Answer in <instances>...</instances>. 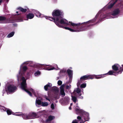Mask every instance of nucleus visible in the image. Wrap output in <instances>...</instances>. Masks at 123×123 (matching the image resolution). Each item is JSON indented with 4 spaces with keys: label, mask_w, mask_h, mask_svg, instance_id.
<instances>
[{
    "label": "nucleus",
    "mask_w": 123,
    "mask_h": 123,
    "mask_svg": "<svg viewBox=\"0 0 123 123\" xmlns=\"http://www.w3.org/2000/svg\"><path fill=\"white\" fill-rule=\"evenodd\" d=\"M44 98L47 100H48L49 101H50V100L48 98V97L46 96H44Z\"/></svg>",
    "instance_id": "nucleus-40"
},
{
    "label": "nucleus",
    "mask_w": 123,
    "mask_h": 123,
    "mask_svg": "<svg viewBox=\"0 0 123 123\" xmlns=\"http://www.w3.org/2000/svg\"><path fill=\"white\" fill-rule=\"evenodd\" d=\"M94 76H96L95 74L87 75V76H88V79H93L94 78Z\"/></svg>",
    "instance_id": "nucleus-25"
},
{
    "label": "nucleus",
    "mask_w": 123,
    "mask_h": 123,
    "mask_svg": "<svg viewBox=\"0 0 123 123\" xmlns=\"http://www.w3.org/2000/svg\"><path fill=\"white\" fill-rule=\"evenodd\" d=\"M123 68H121L119 65L118 64H115L112 66V68L113 70H110L107 73L103 75L108 74L109 75H113L117 76L118 74H121L123 71V64L122 65Z\"/></svg>",
    "instance_id": "nucleus-4"
},
{
    "label": "nucleus",
    "mask_w": 123,
    "mask_h": 123,
    "mask_svg": "<svg viewBox=\"0 0 123 123\" xmlns=\"http://www.w3.org/2000/svg\"><path fill=\"white\" fill-rule=\"evenodd\" d=\"M60 95L62 97H63L65 96V93L64 90L60 89Z\"/></svg>",
    "instance_id": "nucleus-21"
},
{
    "label": "nucleus",
    "mask_w": 123,
    "mask_h": 123,
    "mask_svg": "<svg viewBox=\"0 0 123 123\" xmlns=\"http://www.w3.org/2000/svg\"><path fill=\"white\" fill-rule=\"evenodd\" d=\"M83 113H82V115L80 116H78L77 117V118L78 120L80 121V123H84L86 121H88L89 119V114L88 113V118L87 119L86 116V115H84Z\"/></svg>",
    "instance_id": "nucleus-7"
},
{
    "label": "nucleus",
    "mask_w": 123,
    "mask_h": 123,
    "mask_svg": "<svg viewBox=\"0 0 123 123\" xmlns=\"http://www.w3.org/2000/svg\"><path fill=\"white\" fill-rule=\"evenodd\" d=\"M76 92L78 94L79 96H81V90L80 89L77 88L76 90Z\"/></svg>",
    "instance_id": "nucleus-27"
},
{
    "label": "nucleus",
    "mask_w": 123,
    "mask_h": 123,
    "mask_svg": "<svg viewBox=\"0 0 123 123\" xmlns=\"http://www.w3.org/2000/svg\"><path fill=\"white\" fill-rule=\"evenodd\" d=\"M86 83H83L80 85V87L81 88H84L86 86Z\"/></svg>",
    "instance_id": "nucleus-33"
},
{
    "label": "nucleus",
    "mask_w": 123,
    "mask_h": 123,
    "mask_svg": "<svg viewBox=\"0 0 123 123\" xmlns=\"http://www.w3.org/2000/svg\"><path fill=\"white\" fill-rule=\"evenodd\" d=\"M16 87L12 84L9 85L5 87V90L7 94L15 92L16 89Z\"/></svg>",
    "instance_id": "nucleus-5"
},
{
    "label": "nucleus",
    "mask_w": 123,
    "mask_h": 123,
    "mask_svg": "<svg viewBox=\"0 0 123 123\" xmlns=\"http://www.w3.org/2000/svg\"><path fill=\"white\" fill-rule=\"evenodd\" d=\"M0 109L2 112L6 111L8 115H10L12 114V111L9 109L5 108L3 106H0Z\"/></svg>",
    "instance_id": "nucleus-10"
},
{
    "label": "nucleus",
    "mask_w": 123,
    "mask_h": 123,
    "mask_svg": "<svg viewBox=\"0 0 123 123\" xmlns=\"http://www.w3.org/2000/svg\"><path fill=\"white\" fill-rule=\"evenodd\" d=\"M34 15L33 13H29L27 14L26 15L27 19L26 20H28L29 19H32L34 17Z\"/></svg>",
    "instance_id": "nucleus-14"
},
{
    "label": "nucleus",
    "mask_w": 123,
    "mask_h": 123,
    "mask_svg": "<svg viewBox=\"0 0 123 123\" xmlns=\"http://www.w3.org/2000/svg\"><path fill=\"white\" fill-rule=\"evenodd\" d=\"M41 104V105L43 106H47L49 105L48 103L46 102H41V101L37 98L36 101V105L38 107V105Z\"/></svg>",
    "instance_id": "nucleus-8"
},
{
    "label": "nucleus",
    "mask_w": 123,
    "mask_h": 123,
    "mask_svg": "<svg viewBox=\"0 0 123 123\" xmlns=\"http://www.w3.org/2000/svg\"><path fill=\"white\" fill-rule=\"evenodd\" d=\"M70 68V69H72V68L71 67Z\"/></svg>",
    "instance_id": "nucleus-47"
},
{
    "label": "nucleus",
    "mask_w": 123,
    "mask_h": 123,
    "mask_svg": "<svg viewBox=\"0 0 123 123\" xmlns=\"http://www.w3.org/2000/svg\"><path fill=\"white\" fill-rule=\"evenodd\" d=\"M28 64H33V66L34 67L37 68H42L45 70H51L54 69L58 70L59 68L57 67V65L55 64V66H56L57 68H55L53 67L50 68L47 67V66H49L48 65L40 64L38 63H35L31 61H27L22 63L20 67V70L18 74L17 75V77L18 82L21 83V88L23 90L26 92L31 96H32L31 93L27 89V84L26 83V80L25 79L24 76L26 77L25 76V73L28 69V68L26 65Z\"/></svg>",
    "instance_id": "nucleus-2"
},
{
    "label": "nucleus",
    "mask_w": 123,
    "mask_h": 123,
    "mask_svg": "<svg viewBox=\"0 0 123 123\" xmlns=\"http://www.w3.org/2000/svg\"><path fill=\"white\" fill-rule=\"evenodd\" d=\"M114 0H111V1L109 2L103 9L101 10V13L102 12V11L104 9L107 8L108 9H110L111 8L115 3L118 0H116L114 2Z\"/></svg>",
    "instance_id": "nucleus-9"
},
{
    "label": "nucleus",
    "mask_w": 123,
    "mask_h": 123,
    "mask_svg": "<svg viewBox=\"0 0 123 123\" xmlns=\"http://www.w3.org/2000/svg\"><path fill=\"white\" fill-rule=\"evenodd\" d=\"M41 74V72L39 71H36L34 74V76L36 77H38Z\"/></svg>",
    "instance_id": "nucleus-23"
},
{
    "label": "nucleus",
    "mask_w": 123,
    "mask_h": 123,
    "mask_svg": "<svg viewBox=\"0 0 123 123\" xmlns=\"http://www.w3.org/2000/svg\"><path fill=\"white\" fill-rule=\"evenodd\" d=\"M71 86L70 84L69 85H67L66 86V89H70L71 88Z\"/></svg>",
    "instance_id": "nucleus-36"
},
{
    "label": "nucleus",
    "mask_w": 123,
    "mask_h": 123,
    "mask_svg": "<svg viewBox=\"0 0 123 123\" xmlns=\"http://www.w3.org/2000/svg\"><path fill=\"white\" fill-rule=\"evenodd\" d=\"M62 81L60 80H59L57 82V84L59 86H60L62 84Z\"/></svg>",
    "instance_id": "nucleus-37"
},
{
    "label": "nucleus",
    "mask_w": 123,
    "mask_h": 123,
    "mask_svg": "<svg viewBox=\"0 0 123 123\" xmlns=\"http://www.w3.org/2000/svg\"><path fill=\"white\" fill-rule=\"evenodd\" d=\"M14 32H12L10 33L7 36V38H10L12 37L14 35Z\"/></svg>",
    "instance_id": "nucleus-26"
},
{
    "label": "nucleus",
    "mask_w": 123,
    "mask_h": 123,
    "mask_svg": "<svg viewBox=\"0 0 123 123\" xmlns=\"http://www.w3.org/2000/svg\"><path fill=\"white\" fill-rule=\"evenodd\" d=\"M17 9L23 12H25L27 10L26 9L23 8L21 7H19L17 8Z\"/></svg>",
    "instance_id": "nucleus-20"
},
{
    "label": "nucleus",
    "mask_w": 123,
    "mask_h": 123,
    "mask_svg": "<svg viewBox=\"0 0 123 123\" xmlns=\"http://www.w3.org/2000/svg\"><path fill=\"white\" fill-rule=\"evenodd\" d=\"M54 118L55 117L54 116L50 115L48 119L45 122L43 121H43L42 122L43 123H50V121L53 120Z\"/></svg>",
    "instance_id": "nucleus-13"
},
{
    "label": "nucleus",
    "mask_w": 123,
    "mask_h": 123,
    "mask_svg": "<svg viewBox=\"0 0 123 123\" xmlns=\"http://www.w3.org/2000/svg\"><path fill=\"white\" fill-rule=\"evenodd\" d=\"M76 111V113L78 114H80L82 115V113H83L84 115H85L86 116L87 118H88V113L84 111L83 110L80 109L78 106L77 105L75 109Z\"/></svg>",
    "instance_id": "nucleus-6"
},
{
    "label": "nucleus",
    "mask_w": 123,
    "mask_h": 123,
    "mask_svg": "<svg viewBox=\"0 0 123 123\" xmlns=\"http://www.w3.org/2000/svg\"><path fill=\"white\" fill-rule=\"evenodd\" d=\"M0 21L1 22L0 23H9L8 20L3 16H0Z\"/></svg>",
    "instance_id": "nucleus-12"
},
{
    "label": "nucleus",
    "mask_w": 123,
    "mask_h": 123,
    "mask_svg": "<svg viewBox=\"0 0 123 123\" xmlns=\"http://www.w3.org/2000/svg\"><path fill=\"white\" fill-rule=\"evenodd\" d=\"M88 79V76L87 75H84L81 77L80 78V80H83Z\"/></svg>",
    "instance_id": "nucleus-24"
},
{
    "label": "nucleus",
    "mask_w": 123,
    "mask_h": 123,
    "mask_svg": "<svg viewBox=\"0 0 123 123\" xmlns=\"http://www.w3.org/2000/svg\"><path fill=\"white\" fill-rule=\"evenodd\" d=\"M30 91L35 96L37 97V96L34 90L32 89L31 88L30 89Z\"/></svg>",
    "instance_id": "nucleus-30"
},
{
    "label": "nucleus",
    "mask_w": 123,
    "mask_h": 123,
    "mask_svg": "<svg viewBox=\"0 0 123 123\" xmlns=\"http://www.w3.org/2000/svg\"><path fill=\"white\" fill-rule=\"evenodd\" d=\"M67 72L69 76L70 79H71L73 74V71L70 69H68L67 70Z\"/></svg>",
    "instance_id": "nucleus-19"
},
{
    "label": "nucleus",
    "mask_w": 123,
    "mask_h": 123,
    "mask_svg": "<svg viewBox=\"0 0 123 123\" xmlns=\"http://www.w3.org/2000/svg\"><path fill=\"white\" fill-rule=\"evenodd\" d=\"M72 99L74 103H75L77 101V98L75 97L72 95L71 96Z\"/></svg>",
    "instance_id": "nucleus-29"
},
{
    "label": "nucleus",
    "mask_w": 123,
    "mask_h": 123,
    "mask_svg": "<svg viewBox=\"0 0 123 123\" xmlns=\"http://www.w3.org/2000/svg\"><path fill=\"white\" fill-rule=\"evenodd\" d=\"M24 17L23 16L21 15L18 18L17 21L18 22H20L23 21V18Z\"/></svg>",
    "instance_id": "nucleus-22"
},
{
    "label": "nucleus",
    "mask_w": 123,
    "mask_h": 123,
    "mask_svg": "<svg viewBox=\"0 0 123 123\" xmlns=\"http://www.w3.org/2000/svg\"><path fill=\"white\" fill-rule=\"evenodd\" d=\"M35 11L36 12H34V13L35 14L37 17L41 18L44 17L45 18V17H46V16H44L43 15L41 14L38 11Z\"/></svg>",
    "instance_id": "nucleus-16"
},
{
    "label": "nucleus",
    "mask_w": 123,
    "mask_h": 123,
    "mask_svg": "<svg viewBox=\"0 0 123 123\" xmlns=\"http://www.w3.org/2000/svg\"><path fill=\"white\" fill-rule=\"evenodd\" d=\"M52 89L55 92V98L57 99L59 98V88L56 87H53Z\"/></svg>",
    "instance_id": "nucleus-11"
},
{
    "label": "nucleus",
    "mask_w": 123,
    "mask_h": 123,
    "mask_svg": "<svg viewBox=\"0 0 123 123\" xmlns=\"http://www.w3.org/2000/svg\"><path fill=\"white\" fill-rule=\"evenodd\" d=\"M51 107L52 110H53L54 109V104L53 103H52L51 105Z\"/></svg>",
    "instance_id": "nucleus-39"
},
{
    "label": "nucleus",
    "mask_w": 123,
    "mask_h": 123,
    "mask_svg": "<svg viewBox=\"0 0 123 123\" xmlns=\"http://www.w3.org/2000/svg\"><path fill=\"white\" fill-rule=\"evenodd\" d=\"M9 0H0V4L3 0H5L7 2H8Z\"/></svg>",
    "instance_id": "nucleus-42"
},
{
    "label": "nucleus",
    "mask_w": 123,
    "mask_h": 123,
    "mask_svg": "<svg viewBox=\"0 0 123 123\" xmlns=\"http://www.w3.org/2000/svg\"><path fill=\"white\" fill-rule=\"evenodd\" d=\"M72 104H73L72 103H71L70 104V105L71 106L72 105Z\"/></svg>",
    "instance_id": "nucleus-46"
},
{
    "label": "nucleus",
    "mask_w": 123,
    "mask_h": 123,
    "mask_svg": "<svg viewBox=\"0 0 123 123\" xmlns=\"http://www.w3.org/2000/svg\"><path fill=\"white\" fill-rule=\"evenodd\" d=\"M18 11H17L16 12V13H17V14H18Z\"/></svg>",
    "instance_id": "nucleus-45"
},
{
    "label": "nucleus",
    "mask_w": 123,
    "mask_h": 123,
    "mask_svg": "<svg viewBox=\"0 0 123 123\" xmlns=\"http://www.w3.org/2000/svg\"><path fill=\"white\" fill-rule=\"evenodd\" d=\"M53 17H45V18L53 21L58 27L68 30L71 32H79L87 30L91 21L82 23H75L72 22L68 21L66 19L62 18L63 13L59 9H55L52 12Z\"/></svg>",
    "instance_id": "nucleus-1"
},
{
    "label": "nucleus",
    "mask_w": 123,
    "mask_h": 123,
    "mask_svg": "<svg viewBox=\"0 0 123 123\" xmlns=\"http://www.w3.org/2000/svg\"><path fill=\"white\" fill-rule=\"evenodd\" d=\"M103 74L102 75H99L100 76H97L96 75H95L96 76H94V77H95V78L97 79H99L101 78H102L104 77V76L105 75H103Z\"/></svg>",
    "instance_id": "nucleus-28"
},
{
    "label": "nucleus",
    "mask_w": 123,
    "mask_h": 123,
    "mask_svg": "<svg viewBox=\"0 0 123 123\" xmlns=\"http://www.w3.org/2000/svg\"><path fill=\"white\" fill-rule=\"evenodd\" d=\"M52 86V84L50 83H48V84L44 86V88L45 90L47 91L48 90L50 89Z\"/></svg>",
    "instance_id": "nucleus-17"
},
{
    "label": "nucleus",
    "mask_w": 123,
    "mask_h": 123,
    "mask_svg": "<svg viewBox=\"0 0 123 123\" xmlns=\"http://www.w3.org/2000/svg\"><path fill=\"white\" fill-rule=\"evenodd\" d=\"M101 10L99 11L96 14L95 17L93 19L90 20L91 21L89 23V25L88 28V29L89 27L91 25H91L90 24L92 23L95 21L96 19L98 20L97 23H99L105 18L107 19L111 18H114L117 17L119 14L120 13V11L119 8H117L114 10L110 12L106 13H101Z\"/></svg>",
    "instance_id": "nucleus-3"
},
{
    "label": "nucleus",
    "mask_w": 123,
    "mask_h": 123,
    "mask_svg": "<svg viewBox=\"0 0 123 123\" xmlns=\"http://www.w3.org/2000/svg\"><path fill=\"white\" fill-rule=\"evenodd\" d=\"M69 98L68 97H65L64 98V102H68L69 100Z\"/></svg>",
    "instance_id": "nucleus-32"
},
{
    "label": "nucleus",
    "mask_w": 123,
    "mask_h": 123,
    "mask_svg": "<svg viewBox=\"0 0 123 123\" xmlns=\"http://www.w3.org/2000/svg\"><path fill=\"white\" fill-rule=\"evenodd\" d=\"M72 123H78V122L77 120L76 119H75L73 121Z\"/></svg>",
    "instance_id": "nucleus-41"
},
{
    "label": "nucleus",
    "mask_w": 123,
    "mask_h": 123,
    "mask_svg": "<svg viewBox=\"0 0 123 123\" xmlns=\"http://www.w3.org/2000/svg\"><path fill=\"white\" fill-rule=\"evenodd\" d=\"M69 109L70 110H71V107H69Z\"/></svg>",
    "instance_id": "nucleus-44"
},
{
    "label": "nucleus",
    "mask_w": 123,
    "mask_h": 123,
    "mask_svg": "<svg viewBox=\"0 0 123 123\" xmlns=\"http://www.w3.org/2000/svg\"><path fill=\"white\" fill-rule=\"evenodd\" d=\"M65 85L63 84L60 87V89L64 90V87Z\"/></svg>",
    "instance_id": "nucleus-35"
},
{
    "label": "nucleus",
    "mask_w": 123,
    "mask_h": 123,
    "mask_svg": "<svg viewBox=\"0 0 123 123\" xmlns=\"http://www.w3.org/2000/svg\"><path fill=\"white\" fill-rule=\"evenodd\" d=\"M82 80H80V79L79 80H78V82H77V85L78 86V87H79L80 84L82 83Z\"/></svg>",
    "instance_id": "nucleus-31"
},
{
    "label": "nucleus",
    "mask_w": 123,
    "mask_h": 123,
    "mask_svg": "<svg viewBox=\"0 0 123 123\" xmlns=\"http://www.w3.org/2000/svg\"><path fill=\"white\" fill-rule=\"evenodd\" d=\"M29 113L28 114H23L22 117L24 119L27 120L30 119Z\"/></svg>",
    "instance_id": "nucleus-18"
},
{
    "label": "nucleus",
    "mask_w": 123,
    "mask_h": 123,
    "mask_svg": "<svg viewBox=\"0 0 123 123\" xmlns=\"http://www.w3.org/2000/svg\"><path fill=\"white\" fill-rule=\"evenodd\" d=\"M78 96H79V95H78ZM80 97H79V98L81 99H82L83 98V97L82 96H79Z\"/></svg>",
    "instance_id": "nucleus-43"
},
{
    "label": "nucleus",
    "mask_w": 123,
    "mask_h": 123,
    "mask_svg": "<svg viewBox=\"0 0 123 123\" xmlns=\"http://www.w3.org/2000/svg\"><path fill=\"white\" fill-rule=\"evenodd\" d=\"M23 115V113H18L17 114H15V115L16 116H22V115Z\"/></svg>",
    "instance_id": "nucleus-38"
},
{
    "label": "nucleus",
    "mask_w": 123,
    "mask_h": 123,
    "mask_svg": "<svg viewBox=\"0 0 123 123\" xmlns=\"http://www.w3.org/2000/svg\"><path fill=\"white\" fill-rule=\"evenodd\" d=\"M30 119H35L37 117V114L34 112H30L29 113Z\"/></svg>",
    "instance_id": "nucleus-15"
},
{
    "label": "nucleus",
    "mask_w": 123,
    "mask_h": 123,
    "mask_svg": "<svg viewBox=\"0 0 123 123\" xmlns=\"http://www.w3.org/2000/svg\"><path fill=\"white\" fill-rule=\"evenodd\" d=\"M66 71V70L65 69H63L62 70H61L60 71V73H64Z\"/></svg>",
    "instance_id": "nucleus-34"
}]
</instances>
